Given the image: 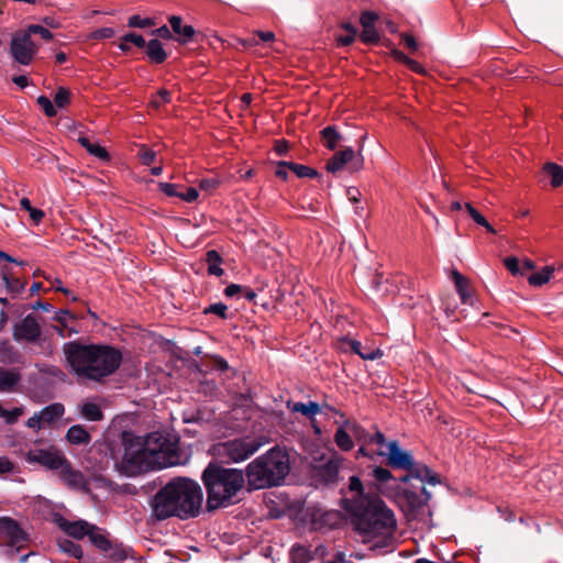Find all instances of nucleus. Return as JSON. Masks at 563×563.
Masks as SVG:
<instances>
[{"mask_svg": "<svg viewBox=\"0 0 563 563\" xmlns=\"http://www.w3.org/2000/svg\"><path fill=\"white\" fill-rule=\"evenodd\" d=\"M63 352L70 371L79 378L102 382L115 373L122 362L121 352L110 345L67 342Z\"/></svg>", "mask_w": 563, "mask_h": 563, "instance_id": "1", "label": "nucleus"}, {"mask_svg": "<svg viewBox=\"0 0 563 563\" xmlns=\"http://www.w3.org/2000/svg\"><path fill=\"white\" fill-rule=\"evenodd\" d=\"M203 500L200 485L186 477H176L163 486L151 503L157 520L176 517L181 520L199 515Z\"/></svg>", "mask_w": 563, "mask_h": 563, "instance_id": "2", "label": "nucleus"}, {"mask_svg": "<svg viewBox=\"0 0 563 563\" xmlns=\"http://www.w3.org/2000/svg\"><path fill=\"white\" fill-rule=\"evenodd\" d=\"M377 490L394 500L408 520H415L429 515L428 501L430 494L424 485L405 484L398 482L390 471L382 466L373 470Z\"/></svg>", "mask_w": 563, "mask_h": 563, "instance_id": "3", "label": "nucleus"}, {"mask_svg": "<svg viewBox=\"0 0 563 563\" xmlns=\"http://www.w3.org/2000/svg\"><path fill=\"white\" fill-rule=\"evenodd\" d=\"M201 479L207 490V508L211 511L233 505L244 487L246 476L242 470L224 468L210 463Z\"/></svg>", "mask_w": 563, "mask_h": 563, "instance_id": "4", "label": "nucleus"}, {"mask_svg": "<svg viewBox=\"0 0 563 563\" xmlns=\"http://www.w3.org/2000/svg\"><path fill=\"white\" fill-rule=\"evenodd\" d=\"M289 472V454L278 445L254 459L244 471L251 490L279 486Z\"/></svg>", "mask_w": 563, "mask_h": 563, "instance_id": "5", "label": "nucleus"}, {"mask_svg": "<svg viewBox=\"0 0 563 563\" xmlns=\"http://www.w3.org/2000/svg\"><path fill=\"white\" fill-rule=\"evenodd\" d=\"M350 514L354 517V528L363 538V542L389 538L396 530L397 521L394 511L379 498H374L362 506L358 512Z\"/></svg>", "mask_w": 563, "mask_h": 563, "instance_id": "6", "label": "nucleus"}, {"mask_svg": "<svg viewBox=\"0 0 563 563\" xmlns=\"http://www.w3.org/2000/svg\"><path fill=\"white\" fill-rule=\"evenodd\" d=\"M141 443L152 470L166 468L180 463L178 441L168 434L151 432L141 437Z\"/></svg>", "mask_w": 563, "mask_h": 563, "instance_id": "7", "label": "nucleus"}, {"mask_svg": "<svg viewBox=\"0 0 563 563\" xmlns=\"http://www.w3.org/2000/svg\"><path fill=\"white\" fill-rule=\"evenodd\" d=\"M122 453H114V466L123 475L136 476L152 471L141 443V437L131 432L122 433Z\"/></svg>", "mask_w": 563, "mask_h": 563, "instance_id": "8", "label": "nucleus"}, {"mask_svg": "<svg viewBox=\"0 0 563 563\" xmlns=\"http://www.w3.org/2000/svg\"><path fill=\"white\" fill-rule=\"evenodd\" d=\"M267 443H269V438L266 435L245 437L220 443L217 451L220 455L225 456L229 462L240 463L255 454Z\"/></svg>", "mask_w": 563, "mask_h": 563, "instance_id": "9", "label": "nucleus"}, {"mask_svg": "<svg viewBox=\"0 0 563 563\" xmlns=\"http://www.w3.org/2000/svg\"><path fill=\"white\" fill-rule=\"evenodd\" d=\"M363 144L358 146L357 152L352 147H344L336 152L325 164L329 173L336 174L341 172L345 165L350 172L355 173L364 167V157L362 155Z\"/></svg>", "mask_w": 563, "mask_h": 563, "instance_id": "10", "label": "nucleus"}, {"mask_svg": "<svg viewBox=\"0 0 563 563\" xmlns=\"http://www.w3.org/2000/svg\"><path fill=\"white\" fill-rule=\"evenodd\" d=\"M10 51L15 62L29 65L37 52V46L29 33L16 32L12 36Z\"/></svg>", "mask_w": 563, "mask_h": 563, "instance_id": "11", "label": "nucleus"}, {"mask_svg": "<svg viewBox=\"0 0 563 563\" xmlns=\"http://www.w3.org/2000/svg\"><path fill=\"white\" fill-rule=\"evenodd\" d=\"M349 493L351 494V497H343L341 500L342 508L347 512H358L362 509V506L375 498L364 493L363 483L357 476L350 477Z\"/></svg>", "mask_w": 563, "mask_h": 563, "instance_id": "12", "label": "nucleus"}, {"mask_svg": "<svg viewBox=\"0 0 563 563\" xmlns=\"http://www.w3.org/2000/svg\"><path fill=\"white\" fill-rule=\"evenodd\" d=\"M25 459L29 463H37L48 470L58 471L65 463V455L56 448L51 446L46 450L36 449L26 453Z\"/></svg>", "mask_w": 563, "mask_h": 563, "instance_id": "13", "label": "nucleus"}, {"mask_svg": "<svg viewBox=\"0 0 563 563\" xmlns=\"http://www.w3.org/2000/svg\"><path fill=\"white\" fill-rule=\"evenodd\" d=\"M343 462V456L338 453L332 454L325 463L314 467L316 477L325 484L339 482Z\"/></svg>", "mask_w": 563, "mask_h": 563, "instance_id": "14", "label": "nucleus"}, {"mask_svg": "<svg viewBox=\"0 0 563 563\" xmlns=\"http://www.w3.org/2000/svg\"><path fill=\"white\" fill-rule=\"evenodd\" d=\"M24 541V532L16 521L8 517L0 519V543L19 549Z\"/></svg>", "mask_w": 563, "mask_h": 563, "instance_id": "15", "label": "nucleus"}, {"mask_svg": "<svg viewBox=\"0 0 563 563\" xmlns=\"http://www.w3.org/2000/svg\"><path fill=\"white\" fill-rule=\"evenodd\" d=\"M89 539L106 556L115 561L126 559V552L123 548L113 544L104 534H102L95 526L89 533Z\"/></svg>", "mask_w": 563, "mask_h": 563, "instance_id": "16", "label": "nucleus"}, {"mask_svg": "<svg viewBox=\"0 0 563 563\" xmlns=\"http://www.w3.org/2000/svg\"><path fill=\"white\" fill-rule=\"evenodd\" d=\"M377 454L387 456V465L393 468L406 470L411 466V454L401 450L397 441L388 442L387 451L379 450Z\"/></svg>", "mask_w": 563, "mask_h": 563, "instance_id": "17", "label": "nucleus"}, {"mask_svg": "<svg viewBox=\"0 0 563 563\" xmlns=\"http://www.w3.org/2000/svg\"><path fill=\"white\" fill-rule=\"evenodd\" d=\"M64 415V406L59 402L52 404L43 408L40 412L29 418L26 426L34 430H40L45 424H49Z\"/></svg>", "mask_w": 563, "mask_h": 563, "instance_id": "18", "label": "nucleus"}, {"mask_svg": "<svg viewBox=\"0 0 563 563\" xmlns=\"http://www.w3.org/2000/svg\"><path fill=\"white\" fill-rule=\"evenodd\" d=\"M408 472L407 475L397 478L398 482L405 484H412L411 479H418L420 484L423 485L424 482H428L432 485H437L440 483L439 475L433 473L427 465L421 463H415L413 459L411 460V466L406 468Z\"/></svg>", "mask_w": 563, "mask_h": 563, "instance_id": "19", "label": "nucleus"}, {"mask_svg": "<svg viewBox=\"0 0 563 563\" xmlns=\"http://www.w3.org/2000/svg\"><path fill=\"white\" fill-rule=\"evenodd\" d=\"M41 327L34 316L27 314L15 325L13 336L16 341L35 342L41 336Z\"/></svg>", "mask_w": 563, "mask_h": 563, "instance_id": "20", "label": "nucleus"}, {"mask_svg": "<svg viewBox=\"0 0 563 563\" xmlns=\"http://www.w3.org/2000/svg\"><path fill=\"white\" fill-rule=\"evenodd\" d=\"M378 19V15L371 11H365L362 13L360 23L363 27L360 38L365 44H376L379 41V35L375 29V23Z\"/></svg>", "mask_w": 563, "mask_h": 563, "instance_id": "21", "label": "nucleus"}, {"mask_svg": "<svg viewBox=\"0 0 563 563\" xmlns=\"http://www.w3.org/2000/svg\"><path fill=\"white\" fill-rule=\"evenodd\" d=\"M58 475L70 488L78 490L86 489L84 474L80 471L74 470L67 459L58 470Z\"/></svg>", "mask_w": 563, "mask_h": 563, "instance_id": "22", "label": "nucleus"}, {"mask_svg": "<svg viewBox=\"0 0 563 563\" xmlns=\"http://www.w3.org/2000/svg\"><path fill=\"white\" fill-rule=\"evenodd\" d=\"M58 526L64 532H66L68 536L75 539H82L85 536L89 537V533L93 528V526H90L88 522L84 520L68 521L62 519Z\"/></svg>", "mask_w": 563, "mask_h": 563, "instance_id": "23", "label": "nucleus"}, {"mask_svg": "<svg viewBox=\"0 0 563 563\" xmlns=\"http://www.w3.org/2000/svg\"><path fill=\"white\" fill-rule=\"evenodd\" d=\"M168 21L173 32L177 35L176 41L179 43H187L194 37L195 29L191 25H183L180 16L172 15Z\"/></svg>", "mask_w": 563, "mask_h": 563, "instance_id": "24", "label": "nucleus"}, {"mask_svg": "<svg viewBox=\"0 0 563 563\" xmlns=\"http://www.w3.org/2000/svg\"><path fill=\"white\" fill-rule=\"evenodd\" d=\"M343 342L346 343L350 349L363 360L373 361L383 355L378 349L363 347L360 341L344 339Z\"/></svg>", "mask_w": 563, "mask_h": 563, "instance_id": "25", "label": "nucleus"}, {"mask_svg": "<svg viewBox=\"0 0 563 563\" xmlns=\"http://www.w3.org/2000/svg\"><path fill=\"white\" fill-rule=\"evenodd\" d=\"M321 141L324 147L333 151L342 140V134L335 125H328L320 131Z\"/></svg>", "mask_w": 563, "mask_h": 563, "instance_id": "26", "label": "nucleus"}, {"mask_svg": "<svg viewBox=\"0 0 563 563\" xmlns=\"http://www.w3.org/2000/svg\"><path fill=\"white\" fill-rule=\"evenodd\" d=\"M451 278L454 283L455 289L463 303H467L471 299V292L468 289V279L464 277L459 271L453 269L451 272Z\"/></svg>", "mask_w": 563, "mask_h": 563, "instance_id": "27", "label": "nucleus"}, {"mask_svg": "<svg viewBox=\"0 0 563 563\" xmlns=\"http://www.w3.org/2000/svg\"><path fill=\"white\" fill-rule=\"evenodd\" d=\"M75 317L68 310H59L55 313L54 320L59 323V327H55V330L60 336L71 335L78 331L68 327V321L74 320Z\"/></svg>", "mask_w": 563, "mask_h": 563, "instance_id": "28", "label": "nucleus"}, {"mask_svg": "<svg viewBox=\"0 0 563 563\" xmlns=\"http://www.w3.org/2000/svg\"><path fill=\"white\" fill-rule=\"evenodd\" d=\"M20 379L21 375L18 371L0 367V391H11Z\"/></svg>", "mask_w": 563, "mask_h": 563, "instance_id": "29", "label": "nucleus"}, {"mask_svg": "<svg viewBox=\"0 0 563 563\" xmlns=\"http://www.w3.org/2000/svg\"><path fill=\"white\" fill-rule=\"evenodd\" d=\"M146 46V54L152 63L162 64L166 60L167 54L158 40H151Z\"/></svg>", "mask_w": 563, "mask_h": 563, "instance_id": "30", "label": "nucleus"}, {"mask_svg": "<svg viewBox=\"0 0 563 563\" xmlns=\"http://www.w3.org/2000/svg\"><path fill=\"white\" fill-rule=\"evenodd\" d=\"M66 439L71 444H87L90 441V434L82 426L76 424L68 429Z\"/></svg>", "mask_w": 563, "mask_h": 563, "instance_id": "31", "label": "nucleus"}, {"mask_svg": "<svg viewBox=\"0 0 563 563\" xmlns=\"http://www.w3.org/2000/svg\"><path fill=\"white\" fill-rule=\"evenodd\" d=\"M287 407L291 412H300L309 419H312L316 415L320 412V406L316 401H309L307 404L295 402L292 405L288 402Z\"/></svg>", "mask_w": 563, "mask_h": 563, "instance_id": "32", "label": "nucleus"}, {"mask_svg": "<svg viewBox=\"0 0 563 563\" xmlns=\"http://www.w3.org/2000/svg\"><path fill=\"white\" fill-rule=\"evenodd\" d=\"M78 143L87 150V152L101 161H109V153L104 147L99 145L98 143H91L88 137L80 136L78 139Z\"/></svg>", "mask_w": 563, "mask_h": 563, "instance_id": "33", "label": "nucleus"}, {"mask_svg": "<svg viewBox=\"0 0 563 563\" xmlns=\"http://www.w3.org/2000/svg\"><path fill=\"white\" fill-rule=\"evenodd\" d=\"M206 262L208 264V273L210 275L214 276H221L223 275L224 271L221 268L222 257L220 254L214 251L210 250L206 254Z\"/></svg>", "mask_w": 563, "mask_h": 563, "instance_id": "34", "label": "nucleus"}, {"mask_svg": "<svg viewBox=\"0 0 563 563\" xmlns=\"http://www.w3.org/2000/svg\"><path fill=\"white\" fill-rule=\"evenodd\" d=\"M543 170L551 177V185L560 187L563 184V168L555 163H547Z\"/></svg>", "mask_w": 563, "mask_h": 563, "instance_id": "35", "label": "nucleus"}, {"mask_svg": "<svg viewBox=\"0 0 563 563\" xmlns=\"http://www.w3.org/2000/svg\"><path fill=\"white\" fill-rule=\"evenodd\" d=\"M553 273L552 266H545L542 271L531 274L528 282L531 286H542L551 279Z\"/></svg>", "mask_w": 563, "mask_h": 563, "instance_id": "36", "label": "nucleus"}, {"mask_svg": "<svg viewBox=\"0 0 563 563\" xmlns=\"http://www.w3.org/2000/svg\"><path fill=\"white\" fill-rule=\"evenodd\" d=\"M334 442L342 451H350L354 446L352 438L342 427L335 431Z\"/></svg>", "mask_w": 563, "mask_h": 563, "instance_id": "37", "label": "nucleus"}, {"mask_svg": "<svg viewBox=\"0 0 563 563\" xmlns=\"http://www.w3.org/2000/svg\"><path fill=\"white\" fill-rule=\"evenodd\" d=\"M58 547L62 552L67 553L76 559H81L84 555L81 547L68 539L59 540Z\"/></svg>", "mask_w": 563, "mask_h": 563, "instance_id": "38", "label": "nucleus"}, {"mask_svg": "<svg viewBox=\"0 0 563 563\" xmlns=\"http://www.w3.org/2000/svg\"><path fill=\"white\" fill-rule=\"evenodd\" d=\"M465 210L470 214V217L481 227H484L487 232L495 234V229L488 223V221L483 217L471 203H465Z\"/></svg>", "mask_w": 563, "mask_h": 563, "instance_id": "39", "label": "nucleus"}, {"mask_svg": "<svg viewBox=\"0 0 563 563\" xmlns=\"http://www.w3.org/2000/svg\"><path fill=\"white\" fill-rule=\"evenodd\" d=\"M81 413L90 421H99L103 418L101 409L95 402H85L81 407Z\"/></svg>", "mask_w": 563, "mask_h": 563, "instance_id": "40", "label": "nucleus"}, {"mask_svg": "<svg viewBox=\"0 0 563 563\" xmlns=\"http://www.w3.org/2000/svg\"><path fill=\"white\" fill-rule=\"evenodd\" d=\"M289 169L296 174L299 178H314L318 176V172L309 166L288 162Z\"/></svg>", "mask_w": 563, "mask_h": 563, "instance_id": "41", "label": "nucleus"}, {"mask_svg": "<svg viewBox=\"0 0 563 563\" xmlns=\"http://www.w3.org/2000/svg\"><path fill=\"white\" fill-rule=\"evenodd\" d=\"M20 207L29 212L30 218L34 224H38L45 216L44 211H42L41 209L33 208L31 206V201L29 200V198H22L20 200Z\"/></svg>", "mask_w": 563, "mask_h": 563, "instance_id": "42", "label": "nucleus"}, {"mask_svg": "<svg viewBox=\"0 0 563 563\" xmlns=\"http://www.w3.org/2000/svg\"><path fill=\"white\" fill-rule=\"evenodd\" d=\"M170 101V92L166 89H161L157 91L155 96L152 97L150 104L153 108L158 109L163 104H166Z\"/></svg>", "mask_w": 563, "mask_h": 563, "instance_id": "43", "label": "nucleus"}, {"mask_svg": "<svg viewBox=\"0 0 563 563\" xmlns=\"http://www.w3.org/2000/svg\"><path fill=\"white\" fill-rule=\"evenodd\" d=\"M70 91L64 87H59L54 96V103L58 108H64L69 103Z\"/></svg>", "mask_w": 563, "mask_h": 563, "instance_id": "44", "label": "nucleus"}, {"mask_svg": "<svg viewBox=\"0 0 563 563\" xmlns=\"http://www.w3.org/2000/svg\"><path fill=\"white\" fill-rule=\"evenodd\" d=\"M203 313H213L219 316L221 319L228 318V307L222 302L212 303L203 310Z\"/></svg>", "mask_w": 563, "mask_h": 563, "instance_id": "45", "label": "nucleus"}, {"mask_svg": "<svg viewBox=\"0 0 563 563\" xmlns=\"http://www.w3.org/2000/svg\"><path fill=\"white\" fill-rule=\"evenodd\" d=\"M155 22L152 19L148 18H141L140 15H132L129 18L128 25L130 27H147L154 25Z\"/></svg>", "mask_w": 563, "mask_h": 563, "instance_id": "46", "label": "nucleus"}, {"mask_svg": "<svg viewBox=\"0 0 563 563\" xmlns=\"http://www.w3.org/2000/svg\"><path fill=\"white\" fill-rule=\"evenodd\" d=\"M37 103L47 117L52 118L56 115V109L53 102L46 96H40L37 98Z\"/></svg>", "mask_w": 563, "mask_h": 563, "instance_id": "47", "label": "nucleus"}, {"mask_svg": "<svg viewBox=\"0 0 563 563\" xmlns=\"http://www.w3.org/2000/svg\"><path fill=\"white\" fill-rule=\"evenodd\" d=\"M22 413V408H13L12 410H7L0 405V417L3 418L8 423H13Z\"/></svg>", "mask_w": 563, "mask_h": 563, "instance_id": "48", "label": "nucleus"}, {"mask_svg": "<svg viewBox=\"0 0 563 563\" xmlns=\"http://www.w3.org/2000/svg\"><path fill=\"white\" fill-rule=\"evenodd\" d=\"M15 351L8 343L0 344V362L12 363L14 362Z\"/></svg>", "mask_w": 563, "mask_h": 563, "instance_id": "49", "label": "nucleus"}, {"mask_svg": "<svg viewBox=\"0 0 563 563\" xmlns=\"http://www.w3.org/2000/svg\"><path fill=\"white\" fill-rule=\"evenodd\" d=\"M25 32L30 35L40 34L42 38L46 41H51L53 38V33L48 29L38 24H31Z\"/></svg>", "mask_w": 563, "mask_h": 563, "instance_id": "50", "label": "nucleus"}, {"mask_svg": "<svg viewBox=\"0 0 563 563\" xmlns=\"http://www.w3.org/2000/svg\"><path fill=\"white\" fill-rule=\"evenodd\" d=\"M114 34H115V32L112 27H101V29L93 31L89 35V38H91V40L111 38Z\"/></svg>", "mask_w": 563, "mask_h": 563, "instance_id": "51", "label": "nucleus"}, {"mask_svg": "<svg viewBox=\"0 0 563 563\" xmlns=\"http://www.w3.org/2000/svg\"><path fill=\"white\" fill-rule=\"evenodd\" d=\"M139 156L144 165H151L156 158V153L153 150L142 146Z\"/></svg>", "mask_w": 563, "mask_h": 563, "instance_id": "52", "label": "nucleus"}, {"mask_svg": "<svg viewBox=\"0 0 563 563\" xmlns=\"http://www.w3.org/2000/svg\"><path fill=\"white\" fill-rule=\"evenodd\" d=\"M219 186V181L216 178H205L199 181V188L207 192H212Z\"/></svg>", "mask_w": 563, "mask_h": 563, "instance_id": "53", "label": "nucleus"}, {"mask_svg": "<svg viewBox=\"0 0 563 563\" xmlns=\"http://www.w3.org/2000/svg\"><path fill=\"white\" fill-rule=\"evenodd\" d=\"M504 265L512 275H517L520 273L519 261L517 257H506L504 260Z\"/></svg>", "mask_w": 563, "mask_h": 563, "instance_id": "54", "label": "nucleus"}, {"mask_svg": "<svg viewBox=\"0 0 563 563\" xmlns=\"http://www.w3.org/2000/svg\"><path fill=\"white\" fill-rule=\"evenodd\" d=\"M288 170H290L288 162L280 161V162H278L276 164L275 176L280 178V179H283V180H287V178H288Z\"/></svg>", "mask_w": 563, "mask_h": 563, "instance_id": "55", "label": "nucleus"}, {"mask_svg": "<svg viewBox=\"0 0 563 563\" xmlns=\"http://www.w3.org/2000/svg\"><path fill=\"white\" fill-rule=\"evenodd\" d=\"M122 40L124 42L133 43L137 47H145V40L142 35L136 33H128L125 34Z\"/></svg>", "mask_w": 563, "mask_h": 563, "instance_id": "56", "label": "nucleus"}, {"mask_svg": "<svg viewBox=\"0 0 563 563\" xmlns=\"http://www.w3.org/2000/svg\"><path fill=\"white\" fill-rule=\"evenodd\" d=\"M159 189L168 197H179L180 192L177 190V185L169 183H159Z\"/></svg>", "mask_w": 563, "mask_h": 563, "instance_id": "57", "label": "nucleus"}, {"mask_svg": "<svg viewBox=\"0 0 563 563\" xmlns=\"http://www.w3.org/2000/svg\"><path fill=\"white\" fill-rule=\"evenodd\" d=\"M198 197V190L194 187H188L185 192H180L179 195V198L186 202H194Z\"/></svg>", "mask_w": 563, "mask_h": 563, "instance_id": "58", "label": "nucleus"}, {"mask_svg": "<svg viewBox=\"0 0 563 563\" xmlns=\"http://www.w3.org/2000/svg\"><path fill=\"white\" fill-rule=\"evenodd\" d=\"M401 40L411 52H416L418 49V43L411 34L402 33Z\"/></svg>", "mask_w": 563, "mask_h": 563, "instance_id": "59", "label": "nucleus"}, {"mask_svg": "<svg viewBox=\"0 0 563 563\" xmlns=\"http://www.w3.org/2000/svg\"><path fill=\"white\" fill-rule=\"evenodd\" d=\"M13 468V463L7 456L0 457V474L10 473Z\"/></svg>", "mask_w": 563, "mask_h": 563, "instance_id": "60", "label": "nucleus"}, {"mask_svg": "<svg viewBox=\"0 0 563 563\" xmlns=\"http://www.w3.org/2000/svg\"><path fill=\"white\" fill-rule=\"evenodd\" d=\"M262 290H263V286L257 287L256 290H254L250 287H243L241 294H243L244 298H246L249 301H253L257 296V291H262Z\"/></svg>", "mask_w": 563, "mask_h": 563, "instance_id": "61", "label": "nucleus"}, {"mask_svg": "<svg viewBox=\"0 0 563 563\" xmlns=\"http://www.w3.org/2000/svg\"><path fill=\"white\" fill-rule=\"evenodd\" d=\"M153 34L164 40H170L173 37L170 30L166 25L154 30Z\"/></svg>", "mask_w": 563, "mask_h": 563, "instance_id": "62", "label": "nucleus"}, {"mask_svg": "<svg viewBox=\"0 0 563 563\" xmlns=\"http://www.w3.org/2000/svg\"><path fill=\"white\" fill-rule=\"evenodd\" d=\"M243 287L236 284H231L224 289V295L227 297H233L240 292H242Z\"/></svg>", "mask_w": 563, "mask_h": 563, "instance_id": "63", "label": "nucleus"}, {"mask_svg": "<svg viewBox=\"0 0 563 563\" xmlns=\"http://www.w3.org/2000/svg\"><path fill=\"white\" fill-rule=\"evenodd\" d=\"M409 69H411L412 71L417 73V74H421V75H424L426 74V69L422 67V65H420L418 62H416L415 59H409V62L407 63L406 65Z\"/></svg>", "mask_w": 563, "mask_h": 563, "instance_id": "64", "label": "nucleus"}]
</instances>
